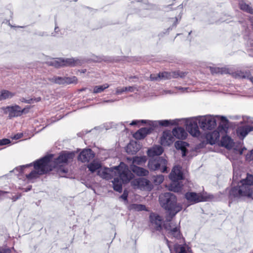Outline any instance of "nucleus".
Masks as SVG:
<instances>
[{"label": "nucleus", "mask_w": 253, "mask_h": 253, "mask_svg": "<svg viewBox=\"0 0 253 253\" xmlns=\"http://www.w3.org/2000/svg\"><path fill=\"white\" fill-rule=\"evenodd\" d=\"M75 156L74 153L69 152H62L58 157L52 160V157L45 156L34 162V169L32 170L25 176L28 180H32L38 178L40 175L46 173L56 169L59 175L61 177L65 176L68 169L64 167V165L71 162Z\"/></svg>", "instance_id": "nucleus-1"}, {"label": "nucleus", "mask_w": 253, "mask_h": 253, "mask_svg": "<svg viewBox=\"0 0 253 253\" xmlns=\"http://www.w3.org/2000/svg\"><path fill=\"white\" fill-rule=\"evenodd\" d=\"M241 185L232 187L229 192L230 199H239L244 197L253 199V175L247 174L246 179L241 181Z\"/></svg>", "instance_id": "nucleus-2"}, {"label": "nucleus", "mask_w": 253, "mask_h": 253, "mask_svg": "<svg viewBox=\"0 0 253 253\" xmlns=\"http://www.w3.org/2000/svg\"><path fill=\"white\" fill-rule=\"evenodd\" d=\"M115 175L118 176L112 181L114 190L121 193L122 192V183H127L133 177V174L128 167L124 163H121L119 166L115 167Z\"/></svg>", "instance_id": "nucleus-3"}, {"label": "nucleus", "mask_w": 253, "mask_h": 253, "mask_svg": "<svg viewBox=\"0 0 253 253\" xmlns=\"http://www.w3.org/2000/svg\"><path fill=\"white\" fill-rule=\"evenodd\" d=\"M160 202L163 208L175 215L182 209L181 206L177 203L176 196L170 192L165 193L159 197Z\"/></svg>", "instance_id": "nucleus-4"}, {"label": "nucleus", "mask_w": 253, "mask_h": 253, "mask_svg": "<svg viewBox=\"0 0 253 253\" xmlns=\"http://www.w3.org/2000/svg\"><path fill=\"white\" fill-rule=\"evenodd\" d=\"M167 161L162 157L152 158L148 162V167L152 170H160L162 172H167Z\"/></svg>", "instance_id": "nucleus-5"}, {"label": "nucleus", "mask_w": 253, "mask_h": 253, "mask_svg": "<svg viewBox=\"0 0 253 253\" xmlns=\"http://www.w3.org/2000/svg\"><path fill=\"white\" fill-rule=\"evenodd\" d=\"M199 123L201 128L203 130H211L216 126L215 117L211 115L200 116Z\"/></svg>", "instance_id": "nucleus-6"}, {"label": "nucleus", "mask_w": 253, "mask_h": 253, "mask_svg": "<svg viewBox=\"0 0 253 253\" xmlns=\"http://www.w3.org/2000/svg\"><path fill=\"white\" fill-rule=\"evenodd\" d=\"M146 123L148 124L149 126L141 128L136 131L133 135L135 139L139 140L143 139L148 134L150 133L157 126L156 121L146 120Z\"/></svg>", "instance_id": "nucleus-7"}, {"label": "nucleus", "mask_w": 253, "mask_h": 253, "mask_svg": "<svg viewBox=\"0 0 253 253\" xmlns=\"http://www.w3.org/2000/svg\"><path fill=\"white\" fill-rule=\"evenodd\" d=\"M53 66L59 68L63 66H75L82 64L81 60L74 58H59L53 60Z\"/></svg>", "instance_id": "nucleus-8"}, {"label": "nucleus", "mask_w": 253, "mask_h": 253, "mask_svg": "<svg viewBox=\"0 0 253 253\" xmlns=\"http://www.w3.org/2000/svg\"><path fill=\"white\" fill-rule=\"evenodd\" d=\"M131 184L134 188L143 190H151L153 188L150 181L145 178L135 179L131 181Z\"/></svg>", "instance_id": "nucleus-9"}, {"label": "nucleus", "mask_w": 253, "mask_h": 253, "mask_svg": "<svg viewBox=\"0 0 253 253\" xmlns=\"http://www.w3.org/2000/svg\"><path fill=\"white\" fill-rule=\"evenodd\" d=\"M186 129L193 136L199 137L200 132L197 122L193 119H188L186 121Z\"/></svg>", "instance_id": "nucleus-10"}, {"label": "nucleus", "mask_w": 253, "mask_h": 253, "mask_svg": "<svg viewBox=\"0 0 253 253\" xmlns=\"http://www.w3.org/2000/svg\"><path fill=\"white\" fill-rule=\"evenodd\" d=\"M185 73L177 71H173L171 72H164L159 73L158 74V78L161 80H169L172 78H177L179 77L183 78L185 76Z\"/></svg>", "instance_id": "nucleus-11"}, {"label": "nucleus", "mask_w": 253, "mask_h": 253, "mask_svg": "<svg viewBox=\"0 0 253 253\" xmlns=\"http://www.w3.org/2000/svg\"><path fill=\"white\" fill-rule=\"evenodd\" d=\"M152 227L157 231L162 229L163 219L162 217L156 213H151L149 216Z\"/></svg>", "instance_id": "nucleus-12"}, {"label": "nucleus", "mask_w": 253, "mask_h": 253, "mask_svg": "<svg viewBox=\"0 0 253 253\" xmlns=\"http://www.w3.org/2000/svg\"><path fill=\"white\" fill-rule=\"evenodd\" d=\"M94 153L90 149L83 150L78 156V160L83 163L89 162L94 157Z\"/></svg>", "instance_id": "nucleus-13"}, {"label": "nucleus", "mask_w": 253, "mask_h": 253, "mask_svg": "<svg viewBox=\"0 0 253 253\" xmlns=\"http://www.w3.org/2000/svg\"><path fill=\"white\" fill-rule=\"evenodd\" d=\"M174 141L172 132L170 130H165L163 132L161 137V143L163 146H169Z\"/></svg>", "instance_id": "nucleus-14"}, {"label": "nucleus", "mask_w": 253, "mask_h": 253, "mask_svg": "<svg viewBox=\"0 0 253 253\" xmlns=\"http://www.w3.org/2000/svg\"><path fill=\"white\" fill-rule=\"evenodd\" d=\"M114 168L101 169L97 171V174L103 179H110L115 175Z\"/></svg>", "instance_id": "nucleus-15"}, {"label": "nucleus", "mask_w": 253, "mask_h": 253, "mask_svg": "<svg viewBox=\"0 0 253 253\" xmlns=\"http://www.w3.org/2000/svg\"><path fill=\"white\" fill-rule=\"evenodd\" d=\"M185 197L188 202L193 203L204 201V198L201 194L195 192H187L185 194Z\"/></svg>", "instance_id": "nucleus-16"}, {"label": "nucleus", "mask_w": 253, "mask_h": 253, "mask_svg": "<svg viewBox=\"0 0 253 253\" xmlns=\"http://www.w3.org/2000/svg\"><path fill=\"white\" fill-rule=\"evenodd\" d=\"M6 112L8 113L9 118L21 116V107L18 105L7 106L6 108Z\"/></svg>", "instance_id": "nucleus-17"}, {"label": "nucleus", "mask_w": 253, "mask_h": 253, "mask_svg": "<svg viewBox=\"0 0 253 253\" xmlns=\"http://www.w3.org/2000/svg\"><path fill=\"white\" fill-rule=\"evenodd\" d=\"M169 178L172 181H178L183 179V174L180 167L175 166L169 174Z\"/></svg>", "instance_id": "nucleus-18"}, {"label": "nucleus", "mask_w": 253, "mask_h": 253, "mask_svg": "<svg viewBox=\"0 0 253 253\" xmlns=\"http://www.w3.org/2000/svg\"><path fill=\"white\" fill-rule=\"evenodd\" d=\"M172 132L174 136L178 139H184L187 135V132L181 127L174 128Z\"/></svg>", "instance_id": "nucleus-19"}, {"label": "nucleus", "mask_w": 253, "mask_h": 253, "mask_svg": "<svg viewBox=\"0 0 253 253\" xmlns=\"http://www.w3.org/2000/svg\"><path fill=\"white\" fill-rule=\"evenodd\" d=\"M130 171H133L134 173L138 176H146L148 174L149 171L148 170L136 166L135 165H131L130 167Z\"/></svg>", "instance_id": "nucleus-20"}, {"label": "nucleus", "mask_w": 253, "mask_h": 253, "mask_svg": "<svg viewBox=\"0 0 253 253\" xmlns=\"http://www.w3.org/2000/svg\"><path fill=\"white\" fill-rule=\"evenodd\" d=\"M175 253H192L191 248L186 245H182L176 244L173 246Z\"/></svg>", "instance_id": "nucleus-21"}, {"label": "nucleus", "mask_w": 253, "mask_h": 253, "mask_svg": "<svg viewBox=\"0 0 253 253\" xmlns=\"http://www.w3.org/2000/svg\"><path fill=\"white\" fill-rule=\"evenodd\" d=\"M163 149L160 146L153 147L151 149L148 150L147 154L149 157L154 158L155 156L159 157L163 152Z\"/></svg>", "instance_id": "nucleus-22"}, {"label": "nucleus", "mask_w": 253, "mask_h": 253, "mask_svg": "<svg viewBox=\"0 0 253 253\" xmlns=\"http://www.w3.org/2000/svg\"><path fill=\"white\" fill-rule=\"evenodd\" d=\"M188 146L189 144L188 143L182 141H177L175 143V148L181 151L183 157L186 155L187 152V147Z\"/></svg>", "instance_id": "nucleus-23"}, {"label": "nucleus", "mask_w": 253, "mask_h": 253, "mask_svg": "<svg viewBox=\"0 0 253 253\" xmlns=\"http://www.w3.org/2000/svg\"><path fill=\"white\" fill-rule=\"evenodd\" d=\"M253 130V126L247 125L239 127L237 129V133L244 138L249 132Z\"/></svg>", "instance_id": "nucleus-24"}, {"label": "nucleus", "mask_w": 253, "mask_h": 253, "mask_svg": "<svg viewBox=\"0 0 253 253\" xmlns=\"http://www.w3.org/2000/svg\"><path fill=\"white\" fill-rule=\"evenodd\" d=\"M219 137V133L217 132L214 131L212 133H206V138L208 143L211 144H213L215 143L216 139Z\"/></svg>", "instance_id": "nucleus-25"}, {"label": "nucleus", "mask_w": 253, "mask_h": 253, "mask_svg": "<svg viewBox=\"0 0 253 253\" xmlns=\"http://www.w3.org/2000/svg\"><path fill=\"white\" fill-rule=\"evenodd\" d=\"M139 150L135 142L129 143L126 147V152L130 154H135Z\"/></svg>", "instance_id": "nucleus-26"}, {"label": "nucleus", "mask_w": 253, "mask_h": 253, "mask_svg": "<svg viewBox=\"0 0 253 253\" xmlns=\"http://www.w3.org/2000/svg\"><path fill=\"white\" fill-rule=\"evenodd\" d=\"M101 167L100 163L98 161H93L87 165V168L91 172H94L96 170H98Z\"/></svg>", "instance_id": "nucleus-27"}, {"label": "nucleus", "mask_w": 253, "mask_h": 253, "mask_svg": "<svg viewBox=\"0 0 253 253\" xmlns=\"http://www.w3.org/2000/svg\"><path fill=\"white\" fill-rule=\"evenodd\" d=\"M211 71L212 74H230L229 69L226 68L211 67Z\"/></svg>", "instance_id": "nucleus-28"}, {"label": "nucleus", "mask_w": 253, "mask_h": 253, "mask_svg": "<svg viewBox=\"0 0 253 253\" xmlns=\"http://www.w3.org/2000/svg\"><path fill=\"white\" fill-rule=\"evenodd\" d=\"M169 189L175 192H179L182 190V185L178 181H172Z\"/></svg>", "instance_id": "nucleus-29"}, {"label": "nucleus", "mask_w": 253, "mask_h": 253, "mask_svg": "<svg viewBox=\"0 0 253 253\" xmlns=\"http://www.w3.org/2000/svg\"><path fill=\"white\" fill-rule=\"evenodd\" d=\"M51 83L58 84H65L64 77L53 76L47 78Z\"/></svg>", "instance_id": "nucleus-30"}, {"label": "nucleus", "mask_w": 253, "mask_h": 253, "mask_svg": "<svg viewBox=\"0 0 253 253\" xmlns=\"http://www.w3.org/2000/svg\"><path fill=\"white\" fill-rule=\"evenodd\" d=\"M14 95V93L6 90H2L0 92V100L11 98Z\"/></svg>", "instance_id": "nucleus-31"}, {"label": "nucleus", "mask_w": 253, "mask_h": 253, "mask_svg": "<svg viewBox=\"0 0 253 253\" xmlns=\"http://www.w3.org/2000/svg\"><path fill=\"white\" fill-rule=\"evenodd\" d=\"M216 117L220 118V122L219 125V127H221L222 129H225L228 127V120L226 117L224 116H216Z\"/></svg>", "instance_id": "nucleus-32"}, {"label": "nucleus", "mask_w": 253, "mask_h": 253, "mask_svg": "<svg viewBox=\"0 0 253 253\" xmlns=\"http://www.w3.org/2000/svg\"><path fill=\"white\" fill-rule=\"evenodd\" d=\"M233 76L235 78H250V74L249 72H242V71H237L235 73H233Z\"/></svg>", "instance_id": "nucleus-33"}, {"label": "nucleus", "mask_w": 253, "mask_h": 253, "mask_svg": "<svg viewBox=\"0 0 253 253\" xmlns=\"http://www.w3.org/2000/svg\"><path fill=\"white\" fill-rule=\"evenodd\" d=\"M147 158L146 156L135 157L133 158V165H141L146 162Z\"/></svg>", "instance_id": "nucleus-34"}, {"label": "nucleus", "mask_w": 253, "mask_h": 253, "mask_svg": "<svg viewBox=\"0 0 253 253\" xmlns=\"http://www.w3.org/2000/svg\"><path fill=\"white\" fill-rule=\"evenodd\" d=\"M109 85L107 84H105L102 85L95 86L93 88V93H100L104 90V89L108 88Z\"/></svg>", "instance_id": "nucleus-35"}, {"label": "nucleus", "mask_w": 253, "mask_h": 253, "mask_svg": "<svg viewBox=\"0 0 253 253\" xmlns=\"http://www.w3.org/2000/svg\"><path fill=\"white\" fill-rule=\"evenodd\" d=\"M240 7L241 9L244 10L249 13L253 14V8H252L249 5L244 2L240 3Z\"/></svg>", "instance_id": "nucleus-36"}, {"label": "nucleus", "mask_w": 253, "mask_h": 253, "mask_svg": "<svg viewBox=\"0 0 253 253\" xmlns=\"http://www.w3.org/2000/svg\"><path fill=\"white\" fill-rule=\"evenodd\" d=\"M164 179V177L163 175H154L152 178V180L155 185H159L162 183Z\"/></svg>", "instance_id": "nucleus-37"}, {"label": "nucleus", "mask_w": 253, "mask_h": 253, "mask_svg": "<svg viewBox=\"0 0 253 253\" xmlns=\"http://www.w3.org/2000/svg\"><path fill=\"white\" fill-rule=\"evenodd\" d=\"M130 209L135 211H146V208L145 205L141 204H133L130 205Z\"/></svg>", "instance_id": "nucleus-38"}, {"label": "nucleus", "mask_w": 253, "mask_h": 253, "mask_svg": "<svg viewBox=\"0 0 253 253\" xmlns=\"http://www.w3.org/2000/svg\"><path fill=\"white\" fill-rule=\"evenodd\" d=\"M41 98L40 97L37 98H32L28 99H27L24 97H22L20 99V101L21 102H24L28 104H32L35 102H38L41 101Z\"/></svg>", "instance_id": "nucleus-39"}, {"label": "nucleus", "mask_w": 253, "mask_h": 253, "mask_svg": "<svg viewBox=\"0 0 253 253\" xmlns=\"http://www.w3.org/2000/svg\"><path fill=\"white\" fill-rule=\"evenodd\" d=\"M135 87L134 86L124 87L122 88H117L116 90V94H121L125 91L133 92Z\"/></svg>", "instance_id": "nucleus-40"}, {"label": "nucleus", "mask_w": 253, "mask_h": 253, "mask_svg": "<svg viewBox=\"0 0 253 253\" xmlns=\"http://www.w3.org/2000/svg\"><path fill=\"white\" fill-rule=\"evenodd\" d=\"M169 236L173 237L175 238L178 239L180 237V233L177 227L173 228L172 230L169 232Z\"/></svg>", "instance_id": "nucleus-41"}, {"label": "nucleus", "mask_w": 253, "mask_h": 253, "mask_svg": "<svg viewBox=\"0 0 253 253\" xmlns=\"http://www.w3.org/2000/svg\"><path fill=\"white\" fill-rule=\"evenodd\" d=\"M174 122H175V121L162 120L156 122L157 123V124H159V125L162 126H168L170 125H174L175 124Z\"/></svg>", "instance_id": "nucleus-42"}, {"label": "nucleus", "mask_w": 253, "mask_h": 253, "mask_svg": "<svg viewBox=\"0 0 253 253\" xmlns=\"http://www.w3.org/2000/svg\"><path fill=\"white\" fill-rule=\"evenodd\" d=\"M65 84L76 83L77 82V78L73 76L72 77H64Z\"/></svg>", "instance_id": "nucleus-43"}, {"label": "nucleus", "mask_w": 253, "mask_h": 253, "mask_svg": "<svg viewBox=\"0 0 253 253\" xmlns=\"http://www.w3.org/2000/svg\"><path fill=\"white\" fill-rule=\"evenodd\" d=\"M231 142V139L229 137H224L222 138V145L225 146L226 148L229 147V146H230Z\"/></svg>", "instance_id": "nucleus-44"}, {"label": "nucleus", "mask_w": 253, "mask_h": 253, "mask_svg": "<svg viewBox=\"0 0 253 253\" xmlns=\"http://www.w3.org/2000/svg\"><path fill=\"white\" fill-rule=\"evenodd\" d=\"M164 227L167 230L170 232L172 230L173 228H175V227H174L172 222L169 221L164 224Z\"/></svg>", "instance_id": "nucleus-45"}, {"label": "nucleus", "mask_w": 253, "mask_h": 253, "mask_svg": "<svg viewBox=\"0 0 253 253\" xmlns=\"http://www.w3.org/2000/svg\"><path fill=\"white\" fill-rule=\"evenodd\" d=\"M32 166V164L29 165H24L22 166H20L19 168H17L16 170H19L20 172L21 173H24L25 172V169L28 168Z\"/></svg>", "instance_id": "nucleus-46"}, {"label": "nucleus", "mask_w": 253, "mask_h": 253, "mask_svg": "<svg viewBox=\"0 0 253 253\" xmlns=\"http://www.w3.org/2000/svg\"><path fill=\"white\" fill-rule=\"evenodd\" d=\"M10 143V141L8 139H2L0 140V146H3Z\"/></svg>", "instance_id": "nucleus-47"}, {"label": "nucleus", "mask_w": 253, "mask_h": 253, "mask_svg": "<svg viewBox=\"0 0 253 253\" xmlns=\"http://www.w3.org/2000/svg\"><path fill=\"white\" fill-rule=\"evenodd\" d=\"M141 122L142 123H146V120H142L141 121H133L130 124V125L134 126L137 125L139 122Z\"/></svg>", "instance_id": "nucleus-48"}, {"label": "nucleus", "mask_w": 253, "mask_h": 253, "mask_svg": "<svg viewBox=\"0 0 253 253\" xmlns=\"http://www.w3.org/2000/svg\"><path fill=\"white\" fill-rule=\"evenodd\" d=\"M128 197V193L126 191H124L123 194L120 196V198H122L125 201H127Z\"/></svg>", "instance_id": "nucleus-49"}, {"label": "nucleus", "mask_w": 253, "mask_h": 253, "mask_svg": "<svg viewBox=\"0 0 253 253\" xmlns=\"http://www.w3.org/2000/svg\"><path fill=\"white\" fill-rule=\"evenodd\" d=\"M150 79L151 81H160L159 78H158V74H151Z\"/></svg>", "instance_id": "nucleus-50"}, {"label": "nucleus", "mask_w": 253, "mask_h": 253, "mask_svg": "<svg viewBox=\"0 0 253 253\" xmlns=\"http://www.w3.org/2000/svg\"><path fill=\"white\" fill-rule=\"evenodd\" d=\"M30 109V106H27V107H25L24 109H21V116L23 113L24 114L27 113L29 112Z\"/></svg>", "instance_id": "nucleus-51"}, {"label": "nucleus", "mask_w": 253, "mask_h": 253, "mask_svg": "<svg viewBox=\"0 0 253 253\" xmlns=\"http://www.w3.org/2000/svg\"><path fill=\"white\" fill-rule=\"evenodd\" d=\"M247 158L248 159H249L250 160H253V149L252 151H251L250 154H248L247 155Z\"/></svg>", "instance_id": "nucleus-52"}, {"label": "nucleus", "mask_w": 253, "mask_h": 253, "mask_svg": "<svg viewBox=\"0 0 253 253\" xmlns=\"http://www.w3.org/2000/svg\"><path fill=\"white\" fill-rule=\"evenodd\" d=\"M0 253H11L9 249H2L0 250Z\"/></svg>", "instance_id": "nucleus-53"}, {"label": "nucleus", "mask_w": 253, "mask_h": 253, "mask_svg": "<svg viewBox=\"0 0 253 253\" xmlns=\"http://www.w3.org/2000/svg\"><path fill=\"white\" fill-rule=\"evenodd\" d=\"M22 135H23L22 133L17 134L16 135H14V136L12 137V138L14 139H20V138H21Z\"/></svg>", "instance_id": "nucleus-54"}, {"label": "nucleus", "mask_w": 253, "mask_h": 253, "mask_svg": "<svg viewBox=\"0 0 253 253\" xmlns=\"http://www.w3.org/2000/svg\"><path fill=\"white\" fill-rule=\"evenodd\" d=\"M166 239L167 245L168 246V248H169L171 253H172L171 248V246H170V245L169 244L170 242L168 239Z\"/></svg>", "instance_id": "nucleus-55"}, {"label": "nucleus", "mask_w": 253, "mask_h": 253, "mask_svg": "<svg viewBox=\"0 0 253 253\" xmlns=\"http://www.w3.org/2000/svg\"><path fill=\"white\" fill-rule=\"evenodd\" d=\"M47 64L49 66H53V60L47 62Z\"/></svg>", "instance_id": "nucleus-56"}, {"label": "nucleus", "mask_w": 253, "mask_h": 253, "mask_svg": "<svg viewBox=\"0 0 253 253\" xmlns=\"http://www.w3.org/2000/svg\"><path fill=\"white\" fill-rule=\"evenodd\" d=\"M116 100H105L104 101V102H106V103H111V102H113L114 101H115Z\"/></svg>", "instance_id": "nucleus-57"}, {"label": "nucleus", "mask_w": 253, "mask_h": 253, "mask_svg": "<svg viewBox=\"0 0 253 253\" xmlns=\"http://www.w3.org/2000/svg\"><path fill=\"white\" fill-rule=\"evenodd\" d=\"M133 78H134V79H136V78H137L136 77V76H130V77H129V79H133Z\"/></svg>", "instance_id": "nucleus-58"}, {"label": "nucleus", "mask_w": 253, "mask_h": 253, "mask_svg": "<svg viewBox=\"0 0 253 253\" xmlns=\"http://www.w3.org/2000/svg\"><path fill=\"white\" fill-rule=\"evenodd\" d=\"M57 29H58V28H57V27H55V31L56 32V30H57Z\"/></svg>", "instance_id": "nucleus-59"}]
</instances>
